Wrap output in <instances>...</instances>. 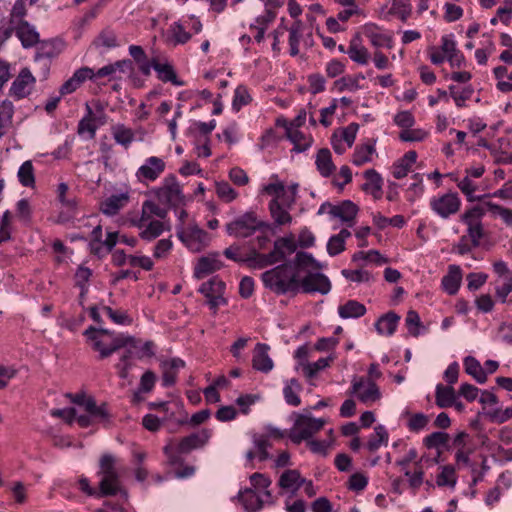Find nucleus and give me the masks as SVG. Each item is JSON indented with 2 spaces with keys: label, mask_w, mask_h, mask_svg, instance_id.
I'll return each instance as SVG.
<instances>
[{
  "label": "nucleus",
  "mask_w": 512,
  "mask_h": 512,
  "mask_svg": "<svg viewBox=\"0 0 512 512\" xmlns=\"http://www.w3.org/2000/svg\"><path fill=\"white\" fill-rule=\"evenodd\" d=\"M449 435L445 432H433L430 435L426 436L424 439V444L428 449H439L441 447H445L448 444Z\"/></svg>",
  "instance_id": "nucleus-61"
},
{
  "label": "nucleus",
  "mask_w": 512,
  "mask_h": 512,
  "mask_svg": "<svg viewBox=\"0 0 512 512\" xmlns=\"http://www.w3.org/2000/svg\"><path fill=\"white\" fill-rule=\"evenodd\" d=\"M388 440L389 434L385 426L377 425L368 439L366 448L369 452H376L381 446H387Z\"/></svg>",
  "instance_id": "nucleus-39"
},
{
  "label": "nucleus",
  "mask_w": 512,
  "mask_h": 512,
  "mask_svg": "<svg viewBox=\"0 0 512 512\" xmlns=\"http://www.w3.org/2000/svg\"><path fill=\"white\" fill-rule=\"evenodd\" d=\"M84 335L92 343V348L99 352L100 359L109 357L124 345L121 343V334H115L107 329L90 326Z\"/></svg>",
  "instance_id": "nucleus-4"
},
{
  "label": "nucleus",
  "mask_w": 512,
  "mask_h": 512,
  "mask_svg": "<svg viewBox=\"0 0 512 512\" xmlns=\"http://www.w3.org/2000/svg\"><path fill=\"white\" fill-rule=\"evenodd\" d=\"M456 481L455 469L452 466L446 465L441 467V472L436 477V483L439 487L454 488Z\"/></svg>",
  "instance_id": "nucleus-54"
},
{
  "label": "nucleus",
  "mask_w": 512,
  "mask_h": 512,
  "mask_svg": "<svg viewBox=\"0 0 512 512\" xmlns=\"http://www.w3.org/2000/svg\"><path fill=\"white\" fill-rule=\"evenodd\" d=\"M158 199L171 207H179L184 204V195L181 186L174 175L164 179L163 185L156 192Z\"/></svg>",
  "instance_id": "nucleus-9"
},
{
  "label": "nucleus",
  "mask_w": 512,
  "mask_h": 512,
  "mask_svg": "<svg viewBox=\"0 0 512 512\" xmlns=\"http://www.w3.org/2000/svg\"><path fill=\"white\" fill-rule=\"evenodd\" d=\"M211 435L212 430L204 428L183 437L177 445H173L172 443L167 444L163 448V452L171 465H180L183 463L182 454H189L195 449L204 447L209 442Z\"/></svg>",
  "instance_id": "nucleus-3"
},
{
  "label": "nucleus",
  "mask_w": 512,
  "mask_h": 512,
  "mask_svg": "<svg viewBox=\"0 0 512 512\" xmlns=\"http://www.w3.org/2000/svg\"><path fill=\"white\" fill-rule=\"evenodd\" d=\"M331 290V282L327 276L319 272H308L300 278V292L326 295Z\"/></svg>",
  "instance_id": "nucleus-12"
},
{
  "label": "nucleus",
  "mask_w": 512,
  "mask_h": 512,
  "mask_svg": "<svg viewBox=\"0 0 512 512\" xmlns=\"http://www.w3.org/2000/svg\"><path fill=\"white\" fill-rule=\"evenodd\" d=\"M222 267V262L219 259L218 253H211L207 256H202L198 259L194 267V277L203 279L209 274L219 270Z\"/></svg>",
  "instance_id": "nucleus-18"
},
{
  "label": "nucleus",
  "mask_w": 512,
  "mask_h": 512,
  "mask_svg": "<svg viewBox=\"0 0 512 512\" xmlns=\"http://www.w3.org/2000/svg\"><path fill=\"white\" fill-rule=\"evenodd\" d=\"M111 132L115 142L127 149L134 141V132L131 128L124 124H116L112 126Z\"/></svg>",
  "instance_id": "nucleus-44"
},
{
  "label": "nucleus",
  "mask_w": 512,
  "mask_h": 512,
  "mask_svg": "<svg viewBox=\"0 0 512 512\" xmlns=\"http://www.w3.org/2000/svg\"><path fill=\"white\" fill-rule=\"evenodd\" d=\"M157 72L158 78L163 82H171L175 86H182L184 83L178 80L172 65L160 63L157 59H152V66Z\"/></svg>",
  "instance_id": "nucleus-35"
},
{
  "label": "nucleus",
  "mask_w": 512,
  "mask_h": 512,
  "mask_svg": "<svg viewBox=\"0 0 512 512\" xmlns=\"http://www.w3.org/2000/svg\"><path fill=\"white\" fill-rule=\"evenodd\" d=\"M122 469L117 465V460L112 454H103L99 460L100 477L97 497L121 495L128 498V493L121 481Z\"/></svg>",
  "instance_id": "nucleus-2"
},
{
  "label": "nucleus",
  "mask_w": 512,
  "mask_h": 512,
  "mask_svg": "<svg viewBox=\"0 0 512 512\" xmlns=\"http://www.w3.org/2000/svg\"><path fill=\"white\" fill-rule=\"evenodd\" d=\"M460 204L461 201L457 193H445L430 200L431 209L444 219L456 214L459 211Z\"/></svg>",
  "instance_id": "nucleus-11"
},
{
  "label": "nucleus",
  "mask_w": 512,
  "mask_h": 512,
  "mask_svg": "<svg viewBox=\"0 0 512 512\" xmlns=\"http://www.w3.org/2000/svg\"><path fill=\"white\" fill-rule=\"evenodd\" d=\"M35 82L36 79L30 69L22 68L11 84L9 95L17 100L23 99L30 95Z\"/></svg>",
  "instance_id": "nucleus-15"
},
{
  "label": "nucleus",
  "mask_w": 512,
  "mask_h": 512,
  "mask_svg": "<svg viewBox=\"0 0 512 512\" xmlns=\"http://www.w3.org/2000/svg\"><path fill=\"white\" fill-rule=\"evenodd\" d=\"M286 206L281 205L278 199H272L269 203V211L275 224L281 226L290 224L292 222V216L286 209Z\"/></svg>",
  "instance_id": "nucleus-43"
},
{
  "label": "nucleus",
  "mask_w": 512,
  "mask_h": 512,
  "mask_svg": "<svg viewBox=\"0 0 512 512\" xmlns=\"http://www.w3.org/2000/svg\"><path fill=\"white\" fill-rule=\"evenodd\" d=\"M488 197L490 194H482V214L489 211L495 216H500L507 225L512 226V210L493 204L486 200Z\"/></svg>",
  "instance_id": "nucleus-40"
},
{
  "label": "nucleus",
  "mask_w": 512,
  "mask_h": 512,
  "mask_svg": "<svg viewBox=\"0 0 512 512\" xmlns=\"http://www.w3.org/2000/svg\"><path fill=\"white\" fill-rule=\"evenodd\" d=\"M15 34L24 48L33 47L39 42V33L27 21L21 20L15 24Z\"/></svg>",
  "instance_id": "nucleus-24"
},
{
  "label": "nucleus",
  "mask_w": 512,
  "mask_h": 512,
  "mask_svg": "<svg viewBox=\"0 0 512 512\" xmlns=\"http://www.w3.org/2000/svg\"><path fill=\"white\" fill-rule=\"evenodd\" d=\"M177 236L184 246L193 253L201 252L210 242L209 234L198 225L177 227Z\"/></svg>",
  "instance_id": "nucleus-8"
},
{
  "label": "nucleus",
  "mask_w": 512,
  "mask_h": 512,
  "mask_svg": "<svg viewBox=\"0 0 512 512\" xmlns=\"http://www.w3.org/2000/svg\"><path fill=\"white\" fill-rule=\"evenodd\" d=\"M352 393L356 394L363 403L375 402L380 399L381 393L376 383L370 379H359L352 384Z\"/></svg>",
  "instance_id": "nucleus-17"
},
{
  "label": "nucleus",
  "mask_w": 512,
  "mask_h": 512,
  "mask_svg": "<svg viewBox=\"0 0 512 512\" xmlns=\"http://www.w3.org/2000/svg\"><path fill=\"white\" fill-rule=\"evenodd\" d=\"M400 316L395 312H388L376 321L375 329L380 335L391 336L396 331Z\"/></svg>",
  "instance_id": "nucleus-31"
},
{
  "label": "nucleus",
  "mask_w": 512,
  "mask_h": 512,
  "mask_svg": "<svg viewBox=\"0 0 512 512\" xmlns=\"http://www.w3.org/2000/svg\"><path fill=\"white\" fill-rule=\"evenodd\" d=\"M405 324L409 333L414 337H418L421 333V329L424 328L419 314L414 310L407 312Z\"/></svg>",
  "instance_id": "nucleus-62"
},
{
  "label": "nucleus",
  "mask_w": 512,
  "mask_h": 512,
  "mask_svg": "<svg viewBox=\"0 0 512 512\" xmlns=\"http://www.w3.org/2000/svg\"><path fill=\"white\" fill-rule=\"evenodd\" d=\"M374 153V144L366 143L363 145H359L356 147L354 151L352 163L356 166H362L365 163L371 162Z\"/></svg>",
  "instance_id": "nucleus-48"
},
{
  "label": "nucleus",
  "mask_w": 512,
  "mask_h": 512,
  "mask_svg": "<svg viewBox=\"0 0 512 512\" xmlns=\"http://www.w3.org/2000/svg\"><path fill=\"white\" fill-rule=\"evenodd\" d=\"M346 53L353 62L360 65H366L370 60V53L368 49L362 45L359 35H355L350 40Z\"/></svg>",
  "instance_id": "nucleus-27"
},
{
  "label": "nucleus",
  "mask_w": 512,
  "mask_h": 512,
  "mask_svg": "<svg viewBox=\"0 0 512 512\" xmlns=\"http://www.w3.org/2000/svg\"><path fill=\"white\" fill-rule=\"evenodd\" d=\"M69 187L66 183H60L57 188V198L61 203V211L58 214V222L66 223L72 220L77 213L78 202L76 197L68 196Z\"/></svg>",
  "instance_id": "nucleus-14"
},
{
  "label": "nucleus",
  "mask_w": 512,
  "mask_h": 512,
  "mask_svg": "<svg viewBox=\"0 0 512 512\" xmlns=\"http://www.w3.org/2000/svg\"><path fill=\"white\" fill-rule=\"evenodd\" d=\"M142 212L145 217L150 220L152 216H157L161 219L167 216V210L152 200H146L142 204Z\"/></svg>",
  "instance_id": "nucleus-64"
},
{
  "label": "nucleus",
  "mask_w": 512,
  "mask_h": 512,
  "mask_svg": "<svg viewBox=\"0 0 512 512\" xmlns=\"http://www.w3.org/2000/svg\"><path fill=\"white\" fill-rule=\"evenodd\" d=\"M128 192L113 194L100 203V211L107 216H114L129 202Z\"/></svg>",
  "instance_id": "nucleus-21"
},
{
  "label": "nucleus",
  "mask_w": 512,
  "mask_h": 512,
  "mask_svg": "<svg viewBox=\"0 0 512 512\" xmlns=\"http://www.w3.org/2000/svg\"><path fill=\"white\" fill-rule=\"evenodd\" d=\"M315 163L317 170L323 177H329L336 170V166L332 161L331 152L327 148L318 151Z\"/></svg>",
  "instance_id": "nucleus-38"
},
{
  "label": "nucleus",
  "mask_w": 512,
  "mask_h": 512,
  "mask_svg": "<svg viewBox=\"0 0 512 512\" xmlns=\"http://www.w3.org/2000/svg\"><path fill=\"white\" fill-rule=\"evenodd\" d=\"M224 291L225 283L218 277H213L202 283L199 288V292L208 299V304L214 312L219 306L226 304V299L223 297Z\"/></svg>",
  "instance_id": "nucleus-10"
},
{
  "label": "nucleus",
  "mask_w": 512,
  "mask_h": 512,
  "mask_svg": "<svg viewBox=\"0 0 512 512\" xmlns=\"http://www.w3.org/2000/svg\"><path fill=\"white\" fill-rule=\"evenodd\" d=\"M19 182L24 187H33L35 185L34 168L31 161H25L18 170Z\"/></svg>",
  "instance_id": "nucleus-56"
},
{
  "label": "nucleus",
  "mask_w": 512,
  "mask_h": 512,
  "mask_svg": "<svg viewBox=\"0 0 512 512\" xmlns=\"http://www.w3.org/2000/svg\"><path fill=\"white\" fill-rule=\"evenodd\" d=\"M132 70V61L129 59H123L101 67L97 72H95V77H109L110 79H115L117 78V73H127Z\"/></svg>",
  "instance_id": "nucleus-26"
},
{
  "label": "nucleus",
  "mask_w": 512,
  "mask_h": 512,
  "mask_svg": "<svg viewBox=\"0 0 512 512\" xmlns=\"http://www.w3.org/2000/svg\"><path fill=\"white\" fill-rule=\"evenodd\" d=\"M169 32L174 44H185L190 38L191 34L185 30L181 22H174L170 25Z\"/></svg>",
  "instance_id": "nucleus-60"
},
{
  "label": "nucleus",
  "mask_w": 512,
  "mask_h": 512,
  "mask_svg": "<svg viewBox=\"0 0 512 512\" xmlns=\"http://www.w3.org/2000/svg\"><path fill=\"white\" fill-rule=\"evenodd\" d=\"M495 77L498 80L497 88L502 92L512 91L511 74H508V68L505 66H498L494 69Z\"/></svg>",
  "instance_id": "nucleus-59"
},
{
  "label": "nucleus",
  "mask_w": 512,
  "mask_h": 512,
  "mask_svg": "<svg viewBox=\"0 0 512 512\" xmlns=\"http://www.w3.org/2000/svg\"><path fill=\"white\" fill-rule=\"evenodd\" d=\"M303 27L302 21L296 20L289 28V46L292 56L299 54V43L302 37Z\"/></svg>",
  "instance_id": "nucleus-49"
},
{
  "label": "nucleus",
  "mask_w": 512,
  "mask_h": 512,
  "mask_svg": "<svg viewBox=\"0 0 512 512\" xmlns=\"http://www.w3.org/2000/svg\"><path fill=\"white\" fill-rule=\"evenodd\" d=\"M184 366L185 362L180 358L161 360L162 385L164 387L173 386L176 383L179 370Z\"/></svg>",
  "instance_id": "nucleus-19"
},
{
  "label": "nucleus",
  "mask_w": 512,
  "mask_h": 512,
  "mask_svg": "<svg viewBox=\"0 0 512 512\" xmlns=\"http://www.w3.org/2000/svg\"><path fill=\"white\" fill-rule=\"evenodd\" d=\"M244 262H247L250 268L263 269L275 264V259H273V255H270V253L260 254L254 251L252 256L246 258Z\"/></svg>",
  "instance_id": "nucleus-55"
},
{
  "label": "nucleus",
  "mask_w": 512,
  "mask_h": 512,
  "mask_svg": "<svg viewBox=\"0 0 512 512\" xmlns=\"http://www.w3.org/2000/svg\"><path fill=\"white\" fill-rule=\"evenodd\" d=\"M325 424L326 420L323 418H314L308 414H296L288 436L294 444H300L302 441L310 440Z\"/></svg>",
  "instance_id": "nucleus-7"
},
{
  "label": "nucleus",
  "mask_w": 512,
  "mask_h": 512,
  "mask_svg": "<svg viewBox=\"0 0 512 512\" xmlns=\"http://www.w3.org/2000/svg\"><path fill=\"white\" fill-rule=\"evenodd\" d=\"M296 249L297 244L295 242L294 236L290 234L275 240L274 248L270 252V255H273V259H275V263H277L285 260V258L288 255L294 253Z\"/></svg>",
  "instance_id": "nucleus-20"
},
{
  "label": "nucleus",
  "mask_w": 512,
  "mask_h": 512,
  "mask_svg": "<svg viewBox=\"0 0 512 512\" xmlns=\"http://www.w3.org/2000/svg\"><path fill=\"white\" fill-rule=\"evenodd\" d=\"M440 50L446 55L447 61L452 66L460 67L463 62L462 54L457 50L452 35H444L441 38Z\"/></svg>",
  "instance_id": "nucleus-29"
},
{
  "label": "nucleus",
  "mask_w": 512,
  "mask_h": 512,
  "mask_svg": "<svg viewBox=\"0 0 512 512\" xmlns=\"http://www.w3.org/2000/svg\"><path fill=\"white\" fill-rule=\"evenodd\" d=\"M351 237V232L342 229L338 234L329 238L327 243V252L330 256H336L345 250V242Z\"/></svg>",
  "instance_id": "nucleus-42"
},
{
  "label": "nucleus",
  "mask_w": 512,
  "mask_h": 512,
  "mask_svg": "<svg viewBox=\"0 0 512 512\" xmlns=\"http://www.w3.org/2000/svg\"><path fill=\"white\" fill-rule=\"evenodd\" d=\"M94 45L96 47L111 49L119 46V42L116 33L113 30L106 28L102 30L94 40Z\"/></svg>",
  "instance_id": "nucleus-51"
},
{
  "label": "nucleus",
  "mask_w": 512,
  "mask_h": 512,
  "mask_svg": "<svg viewBox=\"0 0 512 512\" xmlns=\"http://www.w3.org/2000/svg\"><path fill=\"white\" fill-rule=\"evenodd\" d=\"M129 54L138 65L139 71L148 76L151 73L152 60L150 61L141 46L131 45L129 47Z\"/></svg>",
  "instance_id": "nucleus-41"
},
{
  "label": "nucleus",
  "mask_w": 512,
  "mask_h": 512,
  "mask_svg": "<svg viewBox=\"0 0 512 512\" xmlns=\"http://www.w3.org/2000/svg\"><path fill=\"white\" fill-rule=\"evenodd\" d=\"M357 213V205L350 200H344L338 205H333L332 209V217L346 223L353 222Z\"/></svg>",
  "instance_id": "nucleus-30"
},
{
  "label": "nucleus",
  "mask_w": 512,
  "mask_h": 512,
  "mask_svg": "<svg viewBox=\"0 0 512 512\" xmlns=\"http://www.w3.org/2000/svg\"><path fill=\"white\" fill-rule=\"evenodd\" d=\"M84 409L91 417L97 420H106L109 416L106 404L103 403L98 406L92 397L85 401Z\"/></svg>",
  "instance_id": "nucleus-57"
},
{
  "label": "nucleus",
  "mask_w": 512,
  "mask_h": 512,
  "mask_svg": "<svg viewBox=\"0 0 512 512\" xmlns=\"http://www.w3.org/2000/svg\"><path fill=\"white\" fill-rule=\"evenodd\" d=\"M461 221L467 225V235L460 238L457 245L458 253L465 255L471 252L472 247H477L480 243V206L465 211L461 216Z\"/></svg>",
  "instance_id": "nucleus-5"
},
{
  "label": "nucleus",
  "mask_w": 512,
  "mask_h": 512,
  "mask_svg": "<svg viewBox=\"0 0 512 512\" xmlns=\"http://www.w3.org/2000/svg\"><path fill=\"white\" fill-rule=\"evenodd\" d=\"M366 311L365 305L356 300H348L338 307V314L342 319L360 318Z\"/></svg>",
  "instance_id": "nucleus-34"
},
{
  "label": "nucleus",
  "mask_w": 512,
  "mask_h": 512,
  "mask_svg": "<svg viewBox=\"0 0 512 512\" xmlns=\"http://www.w3.org/2000/svg\"><path fill=\"white\" fill-rule=\"evenodd\" d=\"M333 360V356H328L320 358L313 363L303 364V371L305 376L309 379L314 378L320 371L328 367Z\"/></svg>",
  "instance_id": "nucleus-52"
},
{
  "label": "nucleus",
  "mask_w": 512,
  "mask_h": 512,
  "mask_svg": "<svg viewBox=\"0 0 512 512\" xmlns=\"http://www.w3.org/2000/svg\"><path fill=\"white\" fill-rule=\"evenodd\" d=\"M364 34L375 48L387 47L391 49L393 47L392 35L384 33L381 28L375 24L366 25Z\"/></svg>",
  "instance_id": "nucleus-23"
},
{
  "label": "nucleus",
  "mask_w": 512,
  "mask_h": 512,
  "mask_svg": "<svg viewBox=\"0 0 512 512\" xmlns=\"http://www.w3.org/2000/svg\"><path fill=\"white\" fill-rule=\"evenodd\" d=\"M166 164L163 159L151 156L136 171V178L141 183L153 182L164 172Z\"/></svg>",
  "instance_id": "nucleus-16"
},
{
  "label": "nucleus",
  "mask_w": 512,
  "mask_h": 512,
  "mask_svg": "<svg viewBox=\"0 0 512 512\" xmlns=\"http://www.w3.org/2000/svg\"><path fill=\"white\" fill-rule=\"evenodd\" d=\"M165 230L164 223L159 220H151L146 227L141 230L139 236L145 241H152L159 237Z\"/></svg>",
  "instance_id": "nucleus-50"
},
{
  "label": "nucleus",
  "mask_w": 512,
  "mask_h": 512,
  "mask_svg": "<svg viewBox=\"0 0 512 512\" xmlns=\"http://www.w3.org/2000/svg\"><path fill=\"white\" fill-rule=\"evenodd\" d=\"M238 497L247 512H257L263 506L264 500L251 488L240 491Z\"/></svg>",
  "instance_id": "nucleus-37"
},
{
  "label": "nucleus",
  "mask_w": 512,
  "mask_h": 512,
  "mask_svg": "<svg viewBox=\"0 0 512 512\" xmlns=\"http://www.w3.org/2000/svg\"><path fill=\"white\" fill-rule=\"evenodd\" d=\"M270 347L264 343H257L254 348L252 366L255 370L268 373L273 369V361L268 355Z\"/></svg>",
  "instance_id": "nucleus-22"
},
{
  "label": "nucleus",
  "mask_w": 512,
  "mask_h": 512,
  "mask_svg": "<svg viewBox=\"0 0 512 512\" xmlns=\"http://www.w3.org/2000/svg\"><path fill=\"white\" fill-rule=\"evenodd\" d=\"M302 387L297 379L292 378L287 381L285 387L283 388L284 399L287 404L297 407L301 404V399L298 393L301 391Z\"/></svg>",
  "instance_id": "nucleus-46"
},
{
  "label": "nucleus",
  "mask_w": 512,
  "mask_h": 512,
  "mask_svg": "<svg viewBox=\"0 0 512 512\" xmlns=\"http://www.w3.org/2000/svg\"><path fill=\"white\" fill-rule=\"evenodd\" d=\"M436 404L440 408L451 407L455 400L456 394L452 386H443L438 384L436 386Z\"/></svg>",
  "instance_id": "nucleus-45"
},
{
  "label": "nucleus",
  "mask_w": 512,
  "mask_h": 512,
  "mask_svg": "<svg viewBox=\"0 0 512 512\" xmlns=\"http://www.w3.org/2000/svg\"><path fill=\"white\" fill-rule=\"evenodd\" d=\"M304 482L305 478L301 477L298 470L289 469L281 474L278 485L282 489L290 490L292 495H295L300 487L303 486Z\"/></svg>",
  "instance_id": "nucleus-28"
},
{
  "label": "nucleus",
  "mask_w": 512,
  "mask_h": 512,
  "mask_svg": "<svg viewBox=\"0 0 512 512\" xmlns=\"http://www.w3.org/2000/svg\"><path fill=\"white\" fill-rule=\"evenodd\" d=\"M253 444L257 450V457L259 461H266L271 458L268 448L271 447V443L265 435H254Z\"/></svg>",
  "instance_id": "nucleus-58"
},
{
  "label": "nucleus",
  "mask_w": 512,
  "mask_h": 512,
  "mask_svg": "<svg viewBox=\"0 0 512 512\" xmlns=\"http://www.w3.org/2000/svg\"><path fill=\"white\" fill-rule=\"evenodd\" d=\"M367 182L363 184L362 189L371 193L375 199L381 198L383 179L374 169H368L364 173Z\"/></svg>",
  "instance_id": "nucleus-32"
},
{
  "label": "nucleus",
  "mask_w": 512,
  "mask_h": 512,
  "mask_svg": "<svg viewBox=\"0 0 512 512\" xmlns=\"http://www.w3.org/2000/svg\"><path fill=\"white\" fill-rule=\"evenodd\" d=\"M295 265L296 271L300 274V270L307 266H313L315 268H321V265L313 258V256L306 252H298L292 262Z\"/></svg>",
  "instance_id": "nucleus-63"
},
{
  "label": "nucleus",
  "mask_w": 512,
  "mask_h": 512,
  "mask_svg": "<svg viewBox=\"0 0 512 512\" xmlns=\"http://www.w3.org/2000/svg\"><path fill=\"white\" fill-rule=\"evenodd\" d=\"M417 160V153L414 150L408 151L394 165L392 174L396 179L404 178Z\"/></svg>",
  "instance_id": "nucleus-36"
},
{
  "label": "nucleus",
  "mask_w": 512,
  "mask_h": 512,
  "mask_svg": "<svg viewBox=\"0 0 512 512\" xmlns=\"http://www.w3.org/2000/svg\"><path fill=\"white\" fill-rule=\"evenodd\" d=\"M121 343L124 344L122 348L125 349V353L138 360L145 357H153L155 354V346L152 341H146L142 344L140 340L133 336L121 334Z\"/></svg>",
  "instance_id": "nucleus-13"
},
{
  "label": "nucleus",
  "mask_w": 512,
  "mask_h": 512,
  "mask_svg": "<svg viewBox=\"0 0 512 512\" xmlns=\"http://www.w3.org/2000/svg\"><path fill=\"white\" fill-rule=\"evenodd\" d=\"M266 288L276 294H297L300 292V274L295 265L287 262L261 274Z\"/></svg>",
  "instance_id": "nucleus-1"
},
{
  "label": "nucleus",
  "mask_w": 512,
  "mask_h": 512,
  "mask_svg": "<svg viewBox=\"0 0 512 512\" xmlns=\"http://www.w3.org/2000/svg\"><path fill=\"white\" fill-rule=\"evenodd\" d=\"M462 279L461 269L457 265H450L448 273L442 278V287L450 295L457 293Z\"/></svg>",
  "instance_id": "nucleus-33"
},
{
  "label": "nucleus",
  "mask_w": 512,
  "mask_h": 512,
  "mask_svg": "<svg viewBox=\"0 0 512 512\" xmlns=\"http://www.w3.org/2000/svg\"><path fill=\"white\" fill-rule=\"evenodd\" d=\"M482 415L487 417L491 422L504 423L512 418V408L509 407L503 410L500 407H494L492 409L485 407L482 409Z\"/></svg>",
  "instance_id": "nucleus-53"
},
{
  "label": "nucleus",
  "mask_w": 512,
  "mask_h": 512,
  "mask_svg": "<svg viewBox=\"0 0 512 512\" xmlns=\"http://www.w3.org/2000/svg\"><path fill=\"white\" fill-rule=\"evenodd\" d=\"M286 133L289 140L295 145L294 149L297 152L307 150L312 144V139L310 137H306L303 132L294 127H287Z\"/></svg>",
  "instance_id": "nucleus-47"
},
{
  "label": "nucleus",
  "mask_w": 512,
  "mask_h": 512,
  "mask_svg": "<svg viewBox=\"0 0 512 512\" xmlns=\"http://www.w3.org/2000/svg\"><path fill=\"white\" fill-rule=\"evenodd\" d=\"M480 178V168H473L467 171V175L458 182V188L466 196L468 201H474L479 199L474 196V193L478 189V183L475 179Z\"/></svg>",
  "instance_id": "nucleus-25"
},
{
  "label": "nucleus",
  "mask_w": 512,
  "mask_h": 512,
  "mask_svg": "<svg viewBox=\"0 0 512 512\" xmlns=\"http://www.w3.org/2000/svg\"><path fill=\"white\" fill-rule=\"evenodd\" d=\"M270 228V224L260 220L256 213L249 211L227 223L226 231L236 238H247L257 231H264Z\"/></svg>",
  "instance_id": "nucleus-6"
}]
</instances>
